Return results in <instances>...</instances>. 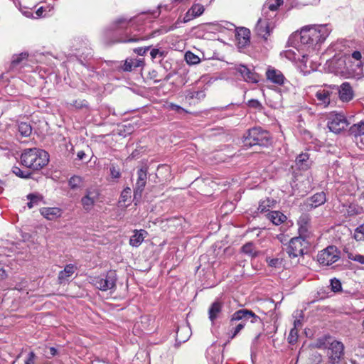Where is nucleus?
<instances>
[{
    "instance_id": "f257e3e1",
    "label": "nucleus",
    "mask_w": 364,
    "mask_h": 364,
    "mask_svg": "<svg viewBox=\"0 0 364 364\" xmlns=\"http://www.w3.org/2000/svg\"><path fill=\"white\" fill-rule=\"evenodd\" d=\"M330 33L331 28L326 24L306 26L301 29L300 41L308 49L311 58L317 53Z\"/></svg>"
},
{
    "instance_id": "f704fd0d",
    "label": "nucleus",
    "mask_w": 364,
    "mask_h": 364,
    "mask_svg": "<svg viewBox=\"0 0 364 364\" xmlns=\"http://www.w3.org/2000/svg\"><path fill=\"white\" fill-rule=\"evenodd\" d=\"M32 132L31 126L26 122H21L18 124V132L23 137L28 136Z\"/></svg>"
},
{
    "instance_id": "9b49d317",
    "label": "nucleus",
    "mask_w": 364,
    "mask_h": 364,
    "mask_svg": "<svg viewBox=\"0 0 364 364\" xmlns=\"http://www.w3.org/2000/svg\"><path fill=\"white\" fill-rule=\"evenodd\" d=\"M348 122L341 114H333L331 115L328 122V127L331 132L334 133H340L348 127Z\"/></svg>"
},
{
    "instance_id": "b1692460",
    "label": "nucleus",
    "mask_w": 364,
    "mask_h": 364,
    "mask_svg": "<svg viewBox=\"0 0 364 364\" xmlns=\"http://www.w3.org/2000/svg\"><path fill=\"white\" fill-rule=\"evenodd\" d=\"M308 201L311 208H317L326 201V194L324 192L317 193L312 196Z\"/></svg>"
},
{
    "instance_id": "ea45409f",
    "label": "nucleus",
    "mask_w": 364,
    "mask_h": 364,
    "mask_svg": "<svg viewBox=\"0 0 364 364\" xmlns=\"http://www.w3.org/2000/svg\"><path fill=\"white\" fill-rule=\"evenodd\" d=\"M139 62H140L139 60H136V63H134L132 60H126L124 67H123V70L124 71H130V70H132V69L134 66V67L139 66Z\"/></svg>"
},
{
    "instance_id": "393cba45",
    "label": "nucleus",
    "mask_w": 364,
    "mask_h": 364,
    "mask_svg": "<svg viewBox=\"0 0 364 364\" xmlns=\"http://www.w3.org/2000/svg\"><path fill=\"white\" fill-rule=\"evenodd\" d=\"M76 267L72 264H68L64 269L60 271L58 274V280L60 284L64 283L74 274Z\"/></svg>"
},
{
    "instance_id": "6e6552de",
    "label": "nucleus",
    "mask_w": 364,
    "mask_h": 364,
    "mask_svg": "<svg viewBox=\"0 0 364 364\" xmlns=\"http://www.w3.org/2000/svg\"><path fill=\"white\" fill-rule=\"evenodd\" d=\"M274 14L265 16L262 14V17L259 18L255 26V31L258 36L267 38L269 36L274 28L273 18Z\"/></svg>"
},
{
    "instance_id": "7ed1b4c3",
    "label": "nucleus",
    "mask_w": 364,
    "mask_h": 364,
    "mask_svg": "<svg viewBox=\"0 0 364 364\" xmlns=\"http://www.w3.org/2000/svg\"><path fill=\"white\" fill-rule=\"evenodd\" d=\"M316 347L318 348H328L327 354L329 357L331 364H339L340 360L343 355L344 346L341 342L333 341L331 342L321 339L318 340L316 343Z\"/></svg>"
},
{
    "instance_id": "4d7b16f0",
    "label": "nucleus",
    "mask_w": 364,
    "mask_h": 364,
    "mask_svg": "<svg viewBox=\"0 0 364 364\" xmlns=\"http://www.w3.org/2000/svg\"><path fill=\"white\" fill-rule=\"evenodd\" d=\"M49 351H50V354L52 355V356H55L57 355L58 353V350L55 348L54 347H50L49 348Z\"/></svg>"
},
{
    "instance_id": "c03bdc74",
    "label": "nucleus",
    "mask_w": 364,
    "mask_h": 364,
    "mask_svg": "<svg viewBox=\"0 0 364 364\" xmlns=\"http://www.w3.org/2000/svg\"><path fill=\"white\" fill-rule=\"evenodd\" d=\"M13 171L17 176H19L23 178H27L30 176V173L28 172H25L18 167H15Z\"/></svg>"
},
{
    "instance_id": "423d86ee",
    "label": "nucleus",
    "mask_w": 364,
    "mask_h": 364,
    "mask_svg": "<svg viewBox=\"0 0 364 364\" xmlns=\"http://www.w3.org/2000/svg\"><path fill=\"white\" fill-rule=\"evenodd\" d=\"M340 259V252L335 246H328L317 255L318 262L324 266H329Z\"/></svg>"
},
{
    "instance_id": "603ef678",
    "label": "nucleus",
    "mask_w": 364,
    "mask_h": 364,
    "mask_svg": "<svg viewBox=\"0 0 364 364\" xmlns=\"http://www.w3.org/2000/svg\"><path fill=\"white\" fill-rule=\"evenodd\" d=\"M183 331H186L188 333H189V329L186 327H183V328H181L178 329V332H177V338L180 341H183L184 342L186 338H183L181 337V333H183Z\"/></svg>"
},
{
    "instance_id": "4468645a",
    "label": "nucleus",
    "mask_w": 364,
    "mask_h": 364,
    "mask_svg": "<svg viewBox=\"0 0 364 364\" xmlns=\"http://www.w3.org/2000/svg\"><path fill=\"white\" fill-rule=\"evenodd\" d=\"M267 80L275 85H283L286 78L283 73L273 67L269 66L265 73Z\"/></svg>"
},
{
    "instance_id": "6e6d98bb",
    "label": "nucleus",
    "mask_w": 364,
    "mask_h": 364,
    "mask_svg": "<svg viewBox=\"0 0 364 364\" xmlns=\"http://www.w3.org/2000/svg\"><path fill=\"white\" fill-rule=\"evenodd\" d=\"M159 53H160L159 50L158 49H155V48H154V49H152V50H151V53H150V55H151V58H152L153 59H154V58H156L158 56V55H159Z\"/></svg>"
},
{
    "instance_id": "e433bc0d",
    "label": "nucleus",
    "mask_w": 364,
    "mask_h": 364,
    "mask_svg": "<svg viewBox=\"0 0 364 364\" xmlns=\"http://www.w3.org/2000/svg\"><path fill=\"white\" fill-rule=\"evenodd\" d=\"M346 253L349 259L364 264V255L353 252H347Z\"/></svg>"
},
{
    "instance_id": "ddd939ff",
    "label": "nucleus",
    "mask_w": 364,
    "mask_h": 364,
    "mask_svg": "<svg viewBox=\"0 0 364 364\" xmlns=\"http://www.w3.org/2000/svg\"><path fill=\"white\" fill-rule=\"evenodd\" d=\"M350 60H354L356 62L355 68H352L353 70L351 73H354L355 78H360L363 75V65H364V58L360 51L354 50L350 55Z\"/></svg>"
},
{
    "instance_id": "09e8293b",
    "label": "nucleus",
    "mask_w": 364,
    "mask_h": 364,
    "mask_svg": "<svg viewBox=\"0 0 364 364\" xmlns=\"http://www.w3.org/2000/svg\"><path fill=\"white\" fill-rule=\"evenodd\" d=\"M110 174L113 178H119L121 176L120 171L115 166L110 168Z\"/></svg>"
},
{
    "instance_id": "f3484780",
    "label": "nucleus",
    "mask_w": 364,
    "mask_h": 364,
    "mask_svg": "<svg viewBox=\"0 0 364 364\" xmlns=\"http://www.w3.org/2000/svg\"><path fill=\"white\" fill-rule=\"evenodd\" d=\"M137 176L138 178L134 188V198H136L137 196H139V198L141 197V193L146 186L147 178L146 171L140 168L137 172Z\"/></svg>"
},
{
    "instance_id": "39448f33",
    "label": "nucleus",
    "mask_w": 364,
    "mask_h": 364,
    "mask_svg": "<svg viewBox=\"0 0 364 364\" xmlns=\"http://www.w3.org/2000/svg\"><path fill=\"white\" fill-rule=\"evenodd\" d=\"M328 70L331 73L340 75L346 77L355 78L354 73H351L353 68H348L346 60L343 57H334L326 63Z\"/></svg>"
},
{
    "instance_id": "052dcab7",
    "label": "nucleus",
    "mask_w": 364,
    "mask_h": 364,
    "mask_svg": "<svg viewBox=\"0 0 364 364\" xmlns=\"http://www.w3.org/2000/svg\"><path fill=\"white\" fill-rule=\"evenodd\" d=\"M301 326V322L300 320L299 319H296L294 321V328H296V329H298L299 327H300Z\"/></svg>"
},
{
    "instance_id": "473e14b6",
    "label": "nucleus",
    "mask_w": 364,
    "mask_h": 364,
    "mask_svg": "<svg viewBox=\"0 0 364 364\" xmlns=\"http://www.w3.org/2000/svg\"><path fill=\"white\" fill-rule=\"evenodd\" d=\"M27 199L29 200L27 203L28 207L29 208H32L35 205L39 204V203L43 200V197L39 194L31 193L27 196Z\"/></svg>"
},
{
    "instance_id": "0eeeda50",
    "label": "nucleus",
    "mask_w": 364,
    "mask_h": 364,
    "mask_svg": "<svg viewBox=\"0 0 364 364\" xmlns=\"http://www.w3.org/2000/svg\"><path fill=\"white\" fill-rule=\"evenodd\" d=\"M117 277L113 271L108 272L102 277H95L92 279V283L102 291H107L114 288Z\"/></svg>"
},
{
    "instance_id": "bb28decb",
    "label": "nucleus",
    "mask_w": 364,
    "mask_h": 364,
    "mask_svg": "<svg viewBox=\"0 0 364 364\" xmlns=\"http://www.w3.org/2000/svg\"><path fill=\"white\" fill-rule=\"evenodd\" d=\"M283 4V0H267L263 6L262 14L267 15L269 11L272 12L276 11L278 8Z\"/></svg>"
},
{
    "instance_id": "338daca9",
    "label": "nucleus",
    "mask_w": 364,
    "mask_h": 364,
    "mask_svg": "<svg viewBox=\"0 0 364 364\" xmlns=\"http://www.w3.org/2000/svg\"><path fill=\"white\" fill-rule=\"evenodd\" d=\"M176 27H177V26H176H176H171V27L170 28V29H169V30H173V29H174V28H176Z\"/></svg>"
},
{
    "instance_id": "cd10ccee",
    "label": "nucleus",
    "mask_w": 364,
    "mask_h": 364,
    "mask_svg": "<svg viewBox=\"0 0 364 364\" xmlns=\"http://www.w3.org/2000/svg\"><path fill=\"white\" fill-rule=\"evenodd\" d=\"M296 165L301 170H307L311 166L309 156L306 153L299 154L296 159Z\"/></svg>"
},
{
    "instance_id": "4be33fe9",
    "label": "nucleus",
    "mask_w": 364,
    "mask_h": 364,
    "mask_svg": "<svg viewBox=\"0 0 364 364\" xmlns=\"http://www.w3.org/2000/svg\"><path fill=\"white\" fill-rule=\"evenodd\" d=\"M148 233L144 230H134L129 239V245L134 247H138L147 236Z\"/></svg>"
},
{
    "instance_id": "1a4fd4ad",
    "label": "nucleus",
    "mask_w": 364,
    "mask_h": 364,
    "mask_svg": "<svg viewBox=\"0 0 364 364\" xmlns=\"http://www.w3.org/2000/svg\"><path fill=\"white\" fill-rule=\"evenodd\" d=\"M306 246L307 242L304 240V236L294 237L289 242L287 249V254L292 258L301 256Z\"/></svg>"
},
{
    "instance_id": "37998d69",
    "label": "nucleus",
    "mask_w": 364,
    "mask_h": 364,
    "mask_svg": "<svg viewBox=\"0 0 364 364\" xmlns=\"http://www.w3.org/2000/svg\"><path fill=\"white\" fill-rule=\"evenodd\" d=\"M267 262L272 267H279L282 264V260L278 258H267Z\"/></svg>"
},
{
    "instance_id": "a211bd4d",
    "label": "nucleus",
    "mask_w": 364,
    "mask_h": 364,
    "mask_svg": "<svg viewBox=\"0 0 364 364\" xmlns=\"http://www.w3.org/2000/svg\"><path fill=\"white\" fill-rule=\"evenodd\" d=\"M40 213L48 220H55L62 216L63 210L58 207H43L40 209Z\"/></svg>"
},
{
    "instance_id": "f03ea898",
    "label": "nucleus",
    "mask_w": 364,
    "mask_h": 364,
    "mask_svg": "<svg viewBox=\"0 0 364 364\" xmlns=\"http://www.w3.org/2000/svg\"><path fill=\"white\" fill-rule=\"evenodd\" d=\"M23 166L33 170H39L49 162V154L47 151L36 148L26 149L21 156Z\"/></svg>"
},
{
    "instance_id": "a18cd8bd",
    "label": "nucleus",
    "mask_w": 364,
    "mask_h": 364,
    "mask_svg": "<svg viewBox=\"0 0 364 364\" xmlns=\"http://www.w3.org/2000/svg\"><path fill=\"white\" fill-rule=\"evenodd\" d=\"M131 198V189L130 188H127L123 190L121 194V200L123 202H126L128 198Z\"/></svg>"
},
{
    "instance_id": "2eb2a0df",
    "label": "nucleus",
    "mask_w": 364,
    "mask_h": 364,
    "mask_svg": "<svg viewBox=\"0 0 364 364\" xmlns=\"http://www.w3.org/2000/svg\"><path fill=\"white\" fill-rule=\"evenodd\" d=\"M284 56L291 61H300L304 65H306L309 58H311L309 53H306L304 51L298 49H289L286 50Z\"/></svg>"
},
{
    "instance_id": "6ab92c4d",
    "label": "nucleus",
    "mask_w": 364,
    "mask_h": 364,
    "mask_svg": "<svg viewBox=\"0 0 364 364\" xmlns=\"http://www.w3.org/2000/svg\"><path fill=\"white\" fill-rule=\"evenodd\" d=\"M245 81L251 83H257L259 81V76L255 72L250 70L245 65H240L236 68Z\"/></svg>"
},
{
    "instance_id": "c85d7f7f",
    "label": "nucleus",
    "mask_w": 364,
    "mask_h": 364,
    "mask_svg": "<svg viewBox=\"0 0 364 364\" xmlns=\"http://www.w3.org/2000/svg\"><path fill=\"white\" fill-rule=\"evenodd\" d=\"M267 218L274 225H279L284 223L287 217L279 211H272L267 214Z\"/></svg>"
},
{
    "instance_id": "2f4dec72",
    "label": "nucleus",
    "mask_w": 364,
    "mask_h": 364,
    "mask_svg": "<svg viewBox=\"0 0 364 364\" xmlns=\"http://www.w3.org/2000/svg\"><path fill=\"white\" fill-rule=\"evenodd\" d=\"M242 252L250 257H255L258 255V251L256 250L252 242H247L242 247Z\"/></svg>"
},
{
    "instance_id": "5fc2aeb1",
    "label": "nucleus",
    "mask_w": 364,
    "mask_h": 364,
    "mask_svg": "<svg viewBox=\"0 0 364 364\" xmlns=\"http://www.w3.org/2000/svg\"><path fill=\"white\" fill-rule=\"evenodd\" d=\"M148 49L149 48H137L134 51L139 55H143Z\"/></svg>"
},
{
    "instance_id": "13d9d810",
    "label": "nucleus",
    "mask_w": 364,
    "mask_h": 364,
    "mask_svg": "<svg viewBox=\"0 0 364 364\" xmlns=\"http://www.w3.org/2000/svg\"><path fill=\"white\" fill-rule=\"evenodd\" d=\"M356 62L354 60H349L348 63V68H355Z\"/></svg>"
},
{
    "instance_id": "a19ab883",
    "label": "nucleus",
    "mask_w": 364,
    "mask_h": 364,
    "mask_svg": "<svg viewBox=\"0 0 364 364\" xmlns=\"http://www.w3.org/2000/svg\"><path fill=\"white\" fill-rule=\"evenodd\" d=\"M298 339V329L296 328H293L291 329L289 332V335L288 336V341L289 343H295Z\"/></svg>"
},
{
    "instance_id": "412c9836",
    "label": "nucleus",
    "mask_w": 364,
    "mask_h": 364,
    "mask_svg": "<svg viewBox=\"0 0 364 364\" xmlns=\"http://www.w3.org/2000/svg\"><path fill=\"white\" fill-rule=\"evenodd\" d=\"M339 98L343 102H349L353 98V91L350 83L346 82L338 89Z\"/></svg>"
},
{
    "instance_id": "72a5a7b5",
    "label": "nucleus",
    "mask_w": 364,
    "mask_h": 364,
    "mask_svg": "<svg viewBox=\"0 0 364 364\" xmlns=\"http://www.w3.org/2000/svg\"><path fill=\"white\" fill-rule=\"evenodd\" d=\"M274 200H270L269 198L263 200L260 202L259 205L258 211L261 213H264L269 211V208L274 206Z\"/></svg>"
},
{
    "instance_id": "774afa93",
    "label": "nucleus",
    "mask_w": 364,
    "mask_h": 364,
    "mask_svg": "<svg viewBox=\"0 0 364 364\" xmlns=\"http://www.w3.org/2000/svg\"><path fill=\"white\" fill-rule=\"evenodd\" d=\"M197 95H200L201 96H203V93L202 92L200 93H198Z\"/></svg>"
},
{
    "instance_id": "58836bf2",
    "label": "nucleus",
    "mask_w": 364,
    "mask_h": 364,
    "mask_svg": "<svg viewBox=\"0 0 364 364\" xmlns=\"http://www.w3.org/2000/svg\"><path fill=\"white\" fill-rule=\"evenodd\" d=\"M354 238L357 241L364 240V224L359 225L355 230Z\"/></svg>"
},
{
    "instance_id": "c9c22d12",
    "label": "nucleus",
    "mask_w": 364,
    "mask_h": 364,
    "mask_svg": "<svg viewBox=\"0 0 364 364\" xmlns=\"http://www.w3.org/2000/svg\"><path fill=\"white\" fill-rule=\"evenodd\" d=\"M185 59L189 65H196L200 63V58L191 51L186 53Z\"/></svg>"
},
{
    "instance_id": "7c9ffc66",
    "label": "nucleus",
    "mask_w": 364,
    "mask_h": 364,
    "mask_svg": "<svg viewBox=\"0 0 364 364\" xmlns=\"http://www.w3.org/2000/svg\"><path fill=\"white\" fill-rule=\"evenodd\" d=\"M350 132L355 138L364 135V122L361 121L351 126Z\"/></svg>"
},
{
    "instance_id": "4c0bfd02",
    "label": "nucleus",
    "mask_w": 364,
    "mask_h": 364,
    "mask_svg": "<svg viewBox=\"0 0 364 364\" xmlns=\"http://www.w3.org/2000/svg\"><path fill=\"white\" fill-rule=\"evenodd\" d=\"M82 184V178L80 176H74L69 180V186L72 189L79 188Z\"/></svg>"
},
{
    "instance_id": "20e7f679",
    "label": "nucleus",
    "mask_w": 364,
    "mask_h": 364,
    "mask_svg": "<svg viewBox=\"0 0 364 364\" xmlns=\"http://www.w3.org/2000/svg\"><path fill=\"white\" fill-rule=\"evenodd\" d=\"M252 318V323L256 322L259 317L256 316L252 311H249L247 309H241L235 311L231 317L230 319V325L233 326L235 321H242L240 323H238L235 327L232 328L230 331L232 335L230 338L232 339L240 331L245 327V323L244 322L245 320H248Z\"/></svg>"
},
{
    "instance_id": "aec40b11",
    "label": "nucleus",
    "mask_w": 364,
    "mask_h": 364,
    "mask_svg": "<svg viewBox=\"0 0 364 364\" xmlns=\"http://www.w3.org/2000/svg\"><path fill=\"white\" fill-rule=\"evenodd\" d=\"M236 40L240 48L245 47L250 43V31L248 28L241 27L236 29Z\"/></svg>"
},
{
    "instance_id": "9d476101",
    "label": "nucleus",
    "mask_w": 364,
    "mask_h": 364,
    "mask_svg": "<svg viewBox=\"0 0 364 364\" xmlns=\"http://www.w3.org/2000/svg\"><path fill=\"white\" fill-rule=\"evenodd\" d=\"M269 138V133L259 127H255L249 130L247 143L250 145H265Z\"/></svg>"
},
{
    "instance_id": "5701e85b",
    "label": "nucleus",
    "mask_w": 364,
    "mask_h": 364,
    "mask_svg": "<svg viewBox=\"0 0 364 364\" xmlns=\"http://www.w3.org/2000/svg\"><path fill=\"white\" fill-rule=\"evenodd\" d=\"M331 92L329 90L321 89L316 92V97L318 100V104L326 107L330 103V97Z\"/></svg>"
},
{
    "instance_id": "dca6fc26",
    "label": "nucleus",
    "mask_w": 364,
    "mask_h": 364,
    "mask_svg": "<svg viewBox=\"0 0 364 364\" xmlns=\"http://www.w3.org/2000/svg\"><path fill=\"white\" fill-rule=\"evenodd\" d=\"M204 6L200 4H194L184 15L183 21L178 19L176 24L181 23H187L191 20L200 16L204 12Z\"/></svg>"
},
{
    "instance_id": "3c124183",
    "label": "nucleus",
    "mask_w": 364,
    "mask_h": 364,
    "mask_svg": "<svg viewBox=\"0 0 364 364\" xmlns=\"http://www.w3.org/2000/svg\"><path fill=\"white\" fill-rule=\"evenodd\" d=\"M7 277V273L4 269V265L0 260V281L5 279Z\"/></svg>"
},
{
    "instance_id": "0e129e2a",
    "label": "nucleus",
    "mask_w": 364,
    "mask_h": 364,
    "mask_svg": "<svg viewBox=\"0 0 364 364\" xmlns=\"http://www.w3.org/2000/svg\"><path fill=\"white\" fill-rule=\"evenodd\" d=\"M189 0H171V1L173 3H178V4H181V3H186L187 1H188Z\"/></svg>"
},
{
    "instance_id": "49530a36",
    "label": "nucleus",
    "mask_w": 364,
    "mask_h": 364,
    "mask_svg": "<svg viewBox=\"0 0 364 364\" xmlns=\"http://www.w3.org/2000/svg\"><path fill=\"white\" fill-rule=\"evenodd\" d=\"M36 18L45 17L48 15L46 9L41 6L37 9L36 11Z\"/></svg>"
},
{
    "instance_id": "864d4df0",
    "label": "nucleus",
    "mask_w": 364,
    "mask_h": 364,
    "mask_svg": "<svg viewBox=\"0 0 364 364\" xmlns=\"http://www.w3.org/2000/svg\"><path fill=\"white\" fill-rule=\"evenodd\" d=\"M26 282L25 280H22L19 284H17L15 286L14 289L22 291L26 289Z\"/></svg>"
},
{
    "instance_id": "8fccbe9b",
    "label": "nucleus",
    "mask_w": 364,
    "mask_h": 364,
    "mask_svg": "<svg viewBox=\"0 0 364 364\" xmlns=\"http://www.w3.org/2000/svg\"><path fill=\"white\" fill-rule=\"evenodd\" d=\"M248 106L256 109H260L262 107L261 103L257 100H249Z\"/></svg>"
},
{
    "instance_id": "c756f323",
    "label": "nucleus",
    "mask_w": 364,
    "mask_h": 364,
    "mask_svg": "<svg viewBox=\"0 0 364 364\" xmlns=\"http://www.w3.org/2000/svg\"><path fill=\"white\" fill-rule=\"evenodd\" d=\"M222 309V303L216 301H215L209 309V318L213 322L218 316V314L220 313Z\"/></svg>"
},
{
    "instance_id": "79ce46f5",
    "label": "nucleus",
    "mask_w": 364,
    "mask_h": 364,
    "mask_svg": "<svg viewBox=\"0 0 364 364\" xmlns=\"http://www.w3.org/2000/svg\"><path fill=\"white\" fill-rule=\"evenodd\" d=\"M331 287L332 291L337 292L341 289V283L337 279H331Z\"/></svg>"
},
{
    "instance_id": "680f3d73",
    "label": "nucleus",
    "mask_w": 364,
    "mask_h": 364,
    "mask_svg": "<svg viewBox=\"0 0 364 364\" xmlns=\"http://www.w3.org/2000/svg\"><path fill=\"white\" fill-rule=\"evenodd\" d=\"M85 156V154L82 151H78V153L77 154V156L78 159H80V160L83 159Z\"/></svg>"
},
{
    "instance_id": "69168bd1",
    "label": "nucleus",
    "mask_w": 364,
    "mask_h": 364,
    "mask_svg": "<svg viewBox=\"0 0 364 364\" xmlns=\"http://www.w3.org/2000/svg\"><path fill=\"white\" fill-rule=\"evenodd\" d=\"M137 41L136 39L131 38V39L128 40L127 42H132V41Z\"/></svg>"
},
{
    "instance_id": "f8f14e48",
    "label": "nucleus",
    "mask_w": 364,
    "mask_h": 364,
    "mask_svg": "<svg viewBox=\"0 0 364 364\" xmlns=\"http://www.w3.org/2000/svg\"><path fill=\"white\" fill-rule=\"evenodd\" d=\"M100 191L97 188H89L86 191L85 196L81 199L83 208L86 211L91 210L95 203L99 200Z\"/></svg>"
},
{
    "instance_id": "e2e57ef3",
    "label": "nucleus",
    "mask_w": 364,
    "mask_h": 364,
    "mask_svg": "<svg viewBox=\"0 0 364 364\" xmlns=\"http://www.w3.org/2000/svg\"><path fill=\"white\" fill-rule=\"evenodd\" d=\"M170 107L171 109H173V110H179L181 109L180 106L174 105V104H171Z\"/></svg>"
},
{
    "instance_id": "bf43d9fd",
    "label": "nucleus",
    "mask_w": 364,
    "mask_h": 364,
    "mask_svg": "<svg viewBox=\"0 0 364 364\" xmlns=\"http://www.w3.org/2000/svg\"><path fill=\"white\" fill-rule=\"evenodd\" d=\"M320 0H304L305 4H315L319 2Z\"/></svg>"
},
{
    "instance_id": "a878e982",
    "label": "nucleus",
    "mask_w": 364,
    "mask_h": 364,
    "mask_svg": "<svg viewBox=\"0 0 364 364\" xmlns=\"http://www.w3.org/2000/svg\"><path fill=\"white\" fill-rule=\"evenodd\" d=\"M310 223V217L308 215H301L298 220L299 232L300 235L305 237L308 232Z\"/></svg>"
},
{
    "instance_id": "de8ad7c7",
    "label": "nucleus",
    "mask_w": 364,
    "mask_h": 364,
    "mask_svg": "<svg viewBox=\"0 0 364 364\" xmlns=\"http://www.w3.org/2000/svg\"><path fill=\"white\" fill-rule=\"evenodd\" d=\"M36 355L33 352H30L25 360V364H35Z\"/></svg>"
}]
</instances>
